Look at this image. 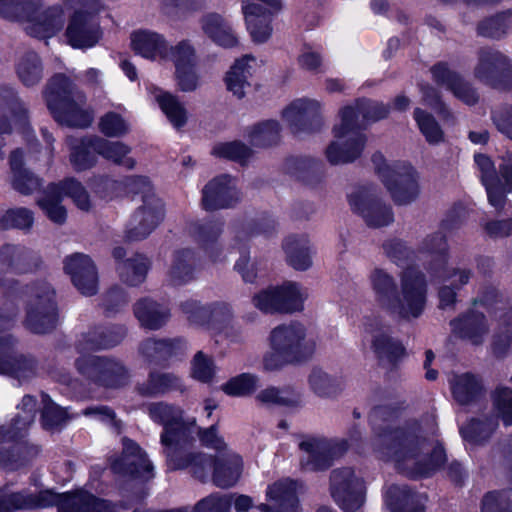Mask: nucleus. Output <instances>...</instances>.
<instances>
[{
    "mask_svg": "<svg viewBox=\"0 0 512 512\" xmlns=\"http://www.w3.org/2000/svg\"><path fill=\"white\" fill-rule=\"evenodd\" d=\"M383 103L360 101L354 106H345L339 112V120L333 127L334 140L325 151L326 158L333 165L355 160L362 152L365 137L360 132L359 115L366 122L377 121L388 115Z\"/></svg>",
    "mask_w": 512,
    "mask_h": 512,
    "instance_id": "1",
    "label": "nucleus"
},
{
    "mask_svg": "<svg viewBox=\"0 0 512 512\" xmlns=\"http://www.w3.org/2000/svg\"><path fill=\"white\" fill-rule=\"evenodd\" d=\"M370 283L378 303L390 313L402 318L418 317L425 305V281L414 270L404 272L401 292L396 293L394 279L384 270L375 269Z\"/></svg>",
    "mask_w": 512,
    "mask_h": 512,
    "instance_id": "2",
    "label": "nucleus"
},
{
    "mask_svg": "<svg viewBox=\"0 0 512 512\" xmlns=\"http://www.w3.org/2000/svg\"><path fill=\"white\" fill-rule=\"evenodd\" d=\"M200 439L204 446L218 452L217 458L212 462L203 455H193L182 463H175L173 456L168 453L169 461L174 468L190 467L193 474L204 479L208 468L213 467L212 479L218 487H231L238 482L243 471V461L239 454L229 450L217 430L211 427L200 432Z\"/></svg>",
    "mask_w": 512,
    "mask_h": 512,
    "instance_id": "3",
    "label": "nucleus"
},
{
    "mask_svg": "<svg viewBox=\"0 0 512 512\" xmlns=\"http://www.w3.org/2000/svg\"><path fill=\"white\" fill-rule=\"evenodd\" d=\"M139 193L142 197V206L134 213L128 229V238L139 240L148 236L163 220V204L157 198L149 181L145 177H133L125 182L105 180L101 196L112 199L120 196L123 191Z\"/></svg>",
    "mask_w": 512,
    "mask_h": 512,
    "instance_id": "4",
    "label": "nucleus"
},
{
    "mask_svg": "<svg viewBox=\"0 0 512 512\" xmlns=\"http://www.w3.org/2000/svg\"><path fill=\"white\" fill-rule=\"evenodd\" d=\"M56 504L61 512H110L106 502L93 495L79 491L74 494H55L50 490L40 491L37 495L23 491L4 493L0 491V512H14L19 509L43 508Z\"/></svg>",
    "mask_w": 512,
    "mask_h": 512,
    "instance_id": "5",
    "label": "nucleus"
},
{
    "mask_svg": "<svg viewBox=\"0 0 512 512\" xmlns=\"http://www.w3.org/2000/svg\"><path fill=\"white\" fill-rule=\"evenodd\" d=\"M45 96L48 108L59 123L85 127L92 122V114L84 108L85 96L65 76H55L50 81Z\"/></svg>",
    "mask_w": 512,
    "mask_h": 512,
    "instance_id": "6",
    "label": "nucleus"
},
{
    "mask_svg": "<svg viewBox=\"0 0 512 512\" xmlns=\"http://www.w3.org/2000/svg\"><path fill=\"white\" fill-rule=\"evenodd\" d=\"M41 0H21L15 4L11 0H0V15L12 17L20 11L28 22L26 30L35 37L46 38L54 35L64 25V10L56 5L41 10Z\"/></svg>",
    "mask_w": 512,
    "mask_h": 512,
    "instance_id": "7",
    "label": "nucleus"
},
{
    "mask_svg": "<svg viewBox=\"0 0 512 512\" xmlns=\"http://www.w3.org/2000/svg\"><path fill=\"white\" fill-rule=\"evenodd\" d=\"M65 6L73 13L69 21L66 36L74 48H89L94 46L101 37L95 14L99 11L96 0H65Z\"/></svg>",
    "mask_w": 512,
    "mask_h": 512,
    "instance_id": "8",
    "label": "nucleus"
},
{
    "mask_svg": "<svg viewBox=\"0 0 512 512\" xmlns=\"http://www.w3.org/2000/svg\"><path fill=\"white\" fill-rule=\"evenodd\" d=\"M474 160L486 187L489 202L496 208L502 207L506 193L512 191V150L499 157L497 168L484 154H476Z\"/></svg>",
    "mask_w": 512,
    "mask_h": 512,
    "instance_id": "9",
    "label": "nucleus"
},
{
    "mask_svg": "<svg viewBox=\"0 0 512 512\" xmlns=\"http://www.w3.org/2000/svg\"><path fill=\"white\" fill-rule=\"evenodd\" d=\"M377 173L396 204L405 205L419 195L418 175L408 164L389 165L381 155L373 159Z\"/></svg>",
    "mask_w": 512,
    "mask_h": 512,
    "instance_id": "10",
    "label": "nucleus"
},
{
    "mask_svg": "<svg viewBox=\"0 0 512 512\" xmlns=\"http://www.w3.org/2000/svg\"><path fill=\"white\" fill-rule=\"evenodd\" d=\"M69 195L74 204L83 211L91 208V201L84 187L72 180L49 185L37 203L45 215L56 224H63L67 218V211L61 204L62 197Z\"/></svg>",
    "mask_w": 512,
    "mask_h": 512,
    "instance_id": "11",
    "label": "nucleus"
},
{
    "mask_svg": "<svg viewBox=\"0 0 512 512\" xmlns=\"http://www.w3.org/2000/svg\"><path fill=\"white\" fill-rule=\"evenodd\" d=\"M445 248L444 239L441 236H435L425 243V249L428 251L442 252ZM431 274L438 281L443 282L439 290L440 305L442 308L451 306L456 299L455 289L465 285L470 279V272L447 263L444 254L440 253L434 259L431 265Z\"/></svg>",
    "mask_w": 512,
    "mask_h": 512,
    "instance_id": "12",
    "label": "nucleus"
},
{
    "mask_svg": "<svg viewBox=\"0 0 512 512\" xmlns=\"http://www.w3.org/2000/svg\"><path fill=\"white\" fill-rule=\"evenodd\" d=\"M474 76L495 89H506L512 84V59L498 50L482 49Z\"/></svg>",
    "mask_w": 512,
    "mask_h": 512,
    "instance_id": "13",
    "label": "nucleus"
},
{
    "mask_svg": "<svg viewBox=\"0 0 512 512\" xmlns=\"http://www.w3.org/2000/svg\"><path fill=\"white\" fill-rule=\"evenodd\" d=\"M331 495L345 512L358 510L364 502L365 486L352 468L336 469L330 477Z\"/></svg>",
    "mask_w": 512,
    "mask_h": 512,
    "instance_id": "14",
    "label": "nucleus"
},
{
    "mask_svg": "<svg viewBox=\"0 0 512 512\" xmlns=\"http://www.w3.org/2000/svg\"><path fill=\"white\" fill-rule=\"evenodd\" d=\"M269 347L288 354L295 360L310 356L316 344L312 338H307L301 325H280L274 328L269 336Z\"/></svg>",
    "mask_w": 512,
    "mask_h": 512,
    "instance_id": "15",
    "label": "nucleus"
},
{
    "mask_svg": "<svg viewBox=\"0 0 512 512\" xmlns=\"http://www.w3.org/2000/svg\"><path fill=\"white\" fill-rule=\"evenodd\" d=\"M57 322L54 292L47 284L33 289L28 304L26 323L35 333H46Z\"/></svg>",
    "mask_w": 512,
    "mask_h": 512,
    "instance_id": "16",
    "label": "nucleus"
},
{
    "mask_svg": "<svg viewBox=\"0 0 512 512\" xmlns=\"http://www.w3.org/2000/svg\"><path fill=\"white\" fill-rule=\"evenodd\" d=\"M349 204L351 209L371 227H382L393 220L391 209L381 201L373 187L359 188L351 193Z\"/></svg>",
    "mask_w": 512,
    "mask_h": 512,
    "instance_id": "17",
    "label": "nucleus"
},
{
    "mask_svg": "<svg viewBox=\"0 0 512 512\" xmlns=\"http://www.w3.org/2000/svg\"><path fill=\"white\" fill-rule=\"evenodd\" d=\"M80 373L105 387L117 388L127 383V371L119 362L87 356L77 360Z\"/></svg>",
    "mask_w": 512,
    "mask_h": 512,
    "instance_id": "18",
    "label": "nucleus"
},
{
    "mask_svg": "<svg viewBox=\"0 0 512 512\" xmlns=\"http://www.w3.org/2000/svg\"><path fill=\"white\" fill-rule=\"evenodd\" d=\"M150 417L164 425V433L161 441L164 445L170 446L178 442L190 426L195 425V420L187 422L183 420V411L165 403L151 404L148 408Z\"/></svg>",
    "mask_w": 512,
    "mask_h": 512,
    "instance_id": "19",
    "label": "nucleus"
},
{
    "mask_svg": "<svg viewBox=\"0 0 512 512\" xmlns=\"http://www.w3.org/2000/svg\"><path fill=\"white\" fill-rule=\"evenodd\" d=\"M182 310L192 324L208 329L218 328L232 315L230 306L225 303L200 306L197 301L189 300L182 304Z\"/></svg>",
    "mask_w": 512,
    "mask_h": 512,
    "instance_id": "20",
    "label": "nucleus"
},
{
    "mask_svg": "<svg viewBox=\"0 0 512 512\" xmlns=\"http://www.w3.org/2000/svg\"><path fill=\"white\" fill-rule=\"evenodd\" d=\"M64 269L75 287L83 295H93L97 291V273L92 260L83 254H74L66 258Z\"/></svg>",
    "mask_w": 512,
    "mask_h": 512,
    "instance_id": "21",
    "label": "nucleus"
},
{
    "mask_svg": "<svg viewBox=\"0 0 512 512\" xmlns=\"http://www.w3.org/2000/svg\"><path fill=\"white\" fill-rule=\"evenodd\" d=\"M13 339L10 335L0 336V373L7 374L19 380H24L34 374V363L23 355L12 352Z\"/></svg>",
    "mask_w": 512,
    "mask_h": 512,
    "instance_id": "22",
    "label": "nucleus"
},
{
    "mask_svg": "<svg viewBox=\"0 0 512 512\" xmlns=\"http://www.w3.org/2000/svg\"><path fill=\"white\" fill-rule=\"evenodd\" d=\"M131 46L143 58L166 62L170 57V46L164 37L156 32L141 30L131 36Z\"/></svg>",
    "mask_w": 512,
    "mask_h": 512,
    "instance_id": "23",
    "label": "nucleus"
},
{
    "mask_svg": "<svg viewBox=\"0 0 512 512\" xmlns=\"http://www.w3.org/2000/svg\"><path fill=\"white\" fill-rule=\"evenodd\" d=\"M266 496L268 504H261L262 512H296L298 500L296 498V483L285 479L270 485Z\"/></svg>",
    "mask_w": 512,
    "mask_h": 512,
    "instance_id": "24",
    "label": "nucleus"
},
{
    "mask_svg": "<svg viewBox=\"0 0 512 512\" xmlns=\"http://www.w3.org/2000/svg\"><path fill=\"white\" fill-rule=\"evenodd\" d=\"M237 199L233 180L227 175L216 177L203 189V206L206 210L229 207Z\"/></svg>",
    "mask_w": 512,
    "mask_h": 512,
    "instance_id": "25",
    "label": "nucleus"
},
{
    "mask_svg": "<svg viewBox=\"0 0 512 512\" xmlns=\"http://www.w3.org/2000/svg\"><path fill=\"white\" fill-rule=\"evenodd\" d=\"M242 11L253 41L262 43L268 40L272 34L270 11L248 0L242 2Z\"/></svg>",
    "mask_w": 512,
    "mask_h": 512,
    "instance_id": "26",
    "label": "nucleus"
},
{
    "mask_svg": "<svg viewBox=\"0 0 512 512\" xmlns=\"http://www.w3.org/2000/svg\"><path fill=\"white\" fill-rule=\"evenodd\" d=\"M434 79L447 86L455 97L468 105L475 104L479 97L464 80L456 73L451 72L446 65L438 64L432 68Z\"/></svg>",
    "mask_w": 512,
    "mask_h": 512,
    "instance_id": "27",
    "label": "nucleus"
},
{
    "mask_svg": "<svg viewBox=\"0 0 512 512\" xmlns=\"http://www.w3.org/2000/svg\"><path fill=\"white\" fill-rule=\"evenodd\" d=\"M148 92L175 128L185 125L188 119L187 110L174 95L154 85L148 87Z\"/></svg>",
    "mask_w": 512,
    "mask_h": 512,
    "instance_id": "28",
    "label": "nucleus"
},
{
    "mask_svg": "<svg viewBox=\"0 0 512 512\" xmlns=\"http://www.w3.org/2000/svg\"><path fill=\"white\" fill-rule=\"evenodd\" d=\"M255 62L254 57L246 55L236 60L227 72L225 77L226 87L237 98L244 97L246 89L250 86L249 78L252 75Z\"/></svg>",
    "mask_w": 512,
    "mask_h": 512,
    "instance_id": "29",
    "label": "nucleus"
},
{
    "mask_svg": "<svg viewBox=\"0 0 512 512\" xmlns=\"http://www.w3.org/2000/svg\"><path fill=\"white\" fill-rule=\"evenodd\" d=\"M300 449L306 454L302 466L306 470L316 471L326 469L331 465L332 450L326 442L308 438L300 443Z\"/></svg>",
    "mask_w": 512,
    "mask_h": 512,
    "instance_id": "30",
    "label": "nucleus"
},
{
    "mask_svg": "<svg viewBox=\"0 0 512 512\" xmlns=\"http://www.w3.org/2000/svg\"><path fill=\"white\" fill-rule=\"evenodd\" d=\"M201 27L205 35L213 42L224 48L238 45V37L230 25L218 14H208L201 20Z\"/></svg>",
    "mask_w": 512,
    "mask_h": 512,
    "instance_id": "31",
    "label": "nucleus"
},
{
    "mask_svg": "<svg viewBox=\"0 0 512 512\" xmlns=\"http://www.w3.org/2000/svg\"><path fill=\"white\" fill-rule=\"evenodd\" d=\"M321 107V103L317 100L297 99L283 110L282 118L294 132H297L300 125L321 111Z\"/></svg>",
    "mask_w": 512,
    "mask_h": 512,
    "instance_id": "32",
    "label": "nucleus"
},
{
    "mask_svg": "<svg viewBox=\"0 0 512 512\" xmlns=\"http://www.w3.org/2000/svg\"><path fill=\"white\" fill-rule=\"evenodd\" d=\"M135 315L142 326L148 329H157L167 321L169 311L165 307L145 299L137 303Z\"/></svg>",
    "mask_w": 512,
    "mask_h": 512,
    "instance_id": "33",
    "label": "nucleus"
},
{
    "mask_svg": "<svg viewBox=\"0 0 512 512\" xmlns=\"http://www.w3.org/2000/svg\"><path fill=\"white\" fill-rule=\"evenodd\" d=\"M289 264L296 270H306L312 265L311 248L306 239H288L284 245Z\"/></svg>",
    "mask_w": 512,
    "mask_h": 512,
    "instance_id": "34",
    "label": "nucleus"
},
{
    "mask_svg": "<svg viewBox=\"0 0 512 512\" xmlns=\"http://www.w3.org/2000/svg\"><path fill=\"white\" fill-rule=\"evenodd\" d=\"M275 288L281 312H294L303 308L307 293L298 284L287 282Z\"/></svg>",
    "mask_w": 512,
    "mask_h": 512,
    "instance_id": "35",
    "label": "nucleus"
},
{
    "mask_svg": "<svg viewBox=\"0 0 512 512\" xmlns=\"http://www.w3.org/2000/svg\"><path fill=\"white\" fill-rule=\"evenodd\" d=\"M11 169L13 171V186L23 194L34 191L38 185V179L22 168V153L14 151L10 157Z\"/></svg>",
    "mask_w": 512,
    "mask_h": 512,
    "instance_id": "36",
    "label": "nucleus"
},
{
    "mask_svg": "<svg viewBox=\"0 0 512 512\" xmlns=\"http://www.w3.org/2000/svg\"><path fill=\"white\" fill-rule=\"evenodd\" d=\"M452 392L460 404H467L475 398L481 390L477 379L469 374L455 376L451 380Z\"/></svg>",
    "mask_w": 512,
    "mask_h": 512,
    "instance_id": "37",
    "label": "nucleus"
},
{
    "mask_svg": "<svg viewBox=\"0 0 512 512\" xmlns=\"http://www.w3.org/2000/svg\"><path fill=\"white\" fill-rule=\"evenodd\" d=\"M123 454L125 461H127L129 471L138 475H144L150 473L152 466L149 460L146 458L145 453L140 447L129 439L123 440Z\"/></svg>",
    "mask_w": 512,
    "mask_h": 512,
    "instance_id": "38",
    "label": "nucleus"
},
{
    "mask_svg": "<svg viewBox=\"0 0 512 512\" xmlns=\"http://www.w3.org/2000/svg\"><path fill=\"white\" fill-rule=\"evenodd\" d=\"M97 153L115 163L122 164L127 168L134 166V161L127 157L129 149L120 142H109L102 139L96 140Z\"/></svg>",
    "mask_w": 512,
    "mask_h": 512,
    "instance_id": "39",
    "label": "nucleus"
},
{
    "mask_svg": "<svg viewBox=\"0 0 512 512\" xmlns=\"http://www.w3.org/2000/svg\"><path fill=\"white\" fill-rule=\"evenodd\" d=\"M182 389L181 380L170 373L151 374L148 383L142 388L145 395H157Z\"/></svg>",
    "mask_w": 512,
    "mask_h": 512,
    "instance_id": "40",
    "label": "nucleus"
},
{
    "mask_svg": "<svg viewBox=\"0 0 512 512\" xmlns=\"http://www.w3.org/2000/svg\"><path fill=\"white\" fill-rule=\"evenodd\" d=\"M96 140L71 142V163L76 170H84L90 168L95 157L92 152H97Z\"/></svg>",
    "mask_w": 512,
    "mask_h": 512,
    "instance_id": "41",
    "label": "nucleus"
},
{
    "mask_svg": "<svg viewBox=\"0 0 512 512\" xmlns=\"http://www.w3.org/2000/svg\"><path fill=\"white\" fill-rule=\"evenodd\" d=\"M496 427L497 423L492 419H486L485 421L471 420L461 428V434L466 441L478 444L489 438Z\"/></svg>",
    "mask_w": 512,
    "mask_h": 512,
    "instance_id": "42",
    "label": "nucleus"
},
{
    "mask_svg": "<svg viewBox=\"0 0 512 512\" xmlns=\"http://www.w3.org/2000/svg\"><path fill=\"white\" fill-rule=\"evenodd\" d=\"M414 119L428 143L439 144L444 140L442 129L430 114L417 108L414 111Z\"/></svg>",
    "mask_w": 512,
    "mask_h": 512,
    "instance_id": "43",
    "label": "nucleus"
},
{
    "mask_svg": "<svg viewBox=\"0 0 512 512\" xmlns=\"http://www.w3.org/2000/svg\"><path fill=\"white\" fill-rule=\"evenodd\" d=\"M258 387V378L249 373L233 377L222 386V390L230 396H247Z\"/></svg>",
    "mask_w": 512,
    "mask_h": 512,
    "instance_id": "44",
    "label": "nucleus"
},
{
    "mask_svg": "<svg viewBox=\"0 0 512 512\" xmlns=\"http://www.w3.org/2000/svg\"><path fill=\"white\" fill-rule=\"evenodd\" d=\"M148 270V260L144 256H136L124 262L119 271L122 278L130 285L141 283Z\"/></svg>",
    "mask_w": 512,
    "mask_h": 512,
    "instance_id": "45",
    "label": "nucleus"
},
{
    "mask_svg": "<svg viewBox=\"0 0 512 512\" xmlns=\"http://www.w3.org/2000/svg\"><path fill=\"white\" fill-rule=\"evenodd\" d=\"M510 30H512V12L485 20L479 26L480 34L491 38H500Z\"/></svg>",
    "mask_w": 512,
    "mask_h": 512,
    "instance_id": "46",
    "label": "nucleus"
},
{
    "mask_svg": "<svg viewBox=\"0 0 512 512\" xmlns=\"http://www.w3.org/2000/svg\"><path fill=\"white\" fill-rule=\"evenodd\" d=\"M192 256L189 251H179L175 254L170 270L171 281L179 284L189 280L192 276Z\"/></svg>",
    "mask_w": 512,
    "mask_h": 512,
    "instance_id": "47",
    "label": "nucleus"
},
{
    "mask_svg": "<svg viewBox=\"0 0 512 512\" xmlns=\"http://www.w3.org/2000/svg\"><path fill=\"white\" fill-rule=\"evenodd\" d=\"M493 407L497 417L506 426L512 425V390L499 388L493 394Z\"/></svg>",
    "mask_w": 512,
    "mask_h": 512,
    "instance_id": "48",
    "label": "nucleus"
},
{
    "mask_svg": "<svg viewBox=\"0 0 512 512\" xmlns=\"http://www.w3.org/2000/svg\"><path fill=\"white\" fill-rule=\"evenodd\" d=\"M256 399L258 402L265 405H293L297 402L296 395L292 391L279 390L274 387L262 390L257 394Z\"/></svg>",
    "mask_w": 512,
    "mask_h": 512,
    "instance_id": "49",
    "label": "nucleus"
},
{
    "mask_svg": "<svg viewBox=\"0 0 512 512\" xmlns=\"http://www.w3.org/2000/svg\"><path fill=\"white\" fill-rule=\"evenodd\" d=\"M43 426L47 429H52L62 425L67 419L68 415L66 410L56 405L48 396L43 397Z\"/></svg>",
    "mask_w": 512,
    "mask_h": 512,
    "instance_id": "50",
    "label": "nucleus"
},
{
    "mask_svg": "<svg viewBox=\"0 0 512 512\" xmlns=\"http://www.w3.org/2000/svg\"><path fill=\"white\" fill-rule=\"evenodd\" d=\"M212 153L218 157L244 162L249 158L251 151L241 143L229 142L215 145Z\"/></svg>",
    "mask_w": 512,
    "mask_h": 512,
    "instance_id": "51",
    "label": "nucleus"
},
{
    "mask_svg": "<svg viewBox=\"0 0 512 512\" xmlns=\"http://www.w3.org/2000/svg\"><path fill=\"white\" fill-rule=\"evenodd\" d=\"M279 133V125L270 120L256 126L251 132V140L255 145L266 146L276 141Z\"/></svg>",
    "mask_w": 512,
    "mask_h": 512,
    "instance_id": "52",
    "label": "nucleus"
},
{
    "mask_svg": "<svg viewBox=\"0 0 512 512\" xmlns=\"http://www.w3.org/2000/svg\"><path fill=\"white\" fill-rule=\"evenodd\" d=\"M412 499L413 495L410 491L399 487H391L386 495V504L391 512H414L408 507Z\"/></svg>",
    "mask_w": 512,
    "mask_h": 512,
    "instance_id": "53",
    "label": "nucleus"
},
{
    "mask_svg": "<svg viewBox=\"0 0 512 512\" xmlns=\"http://www.w3.org/2000/svg\"><path fill=\"white\" fill-rule=\"evenodd\" d=\"M99 127L102 133L111 137L125 134L129 129V125L124 118L114 112L105 114L100 120Z\"/></svg>",
    "mask_w": 512,
    "mask_h": 512,
    "instance_id": "54",
    "label": "nucleus"
},
{
    "mask_svg": "<svg viewBox=\"0 0 512 512\" xmlns=\"http://www.w3.org/2000/svg\"><path fill=\"white\" fill-rule=\"evenodd\" d=\"M191 373L196 380L201 382L210 381L215 373L212 360L203 352H197L192 361Z\"/></svg>",
    "mask_w": 512,
    "mask_h": 512,
    "instance_id": "55",
    "label": "nucleus"
},
{
    "mask_svg": "<svg viewBox=\"0 0 512 512\" xmlns=\"http://www.w3.org/2000/svg\"><path fill=\"white\" fill-rule=\"evenodd\" d=\"M254 306L266 313L281 312L279 299L275 287H270L255 294Z\"/></svg>",
    "mask_w": 512,
    "mask_h": 512,
    "instance_id": "56",
    "label": "nucleus"
},
{
    "mask_svg": "<svg viewBox=\"0 0 512 512\" xmlns=\"http://www.w3.org/2000/svg\"><path fill=\"white\" fill-rule=\"evenodd\" d=\"M178 69V64L182 68L193 67L195 63L194 48L186 41L180 42L175 47H170V57Z\"/></svg>",
    "mask_w": 512,
    "mask_h": 512,
    "instance_id": "57",
    "label": "nucleus"
},
{
    "mask_svg": "<svg viewBox=\"0 0 512 512\" xmlns=\"http://www.w3.org/2000/svg\"><path fill=\"white\" fill-rule=\"evenodd\" d=\"M491 118L499 132H501L508 138H512V106L511 105L503 104V105L496 107L492 111Z\"/></svg>",
    "mask_w": 512,
    "mask_h": 512,
    "instance_id": "58",
    "label": "nucleus"
},
{
    "mask_svg": "<svg viewBox=\"0 0 512 512\" xmlns=\"http://www.w3.org/2000/svg\"><path fill=\"white\" fill-rule=\"evenodd\" d=\"M512 500L506 493L490 492L483 499L482 512H511Z\"/></svg>",
    "mask_w": 512,
    "mask_h": 512,
    "instance_id": "59",
    "label": "nucleus"
},
{
    "mask_svg": "<svg viewBox=\"0 0 512 512\" xmlns=\"http://www.w3.org/2000/svg\"><path fill=\"white\" fill-rule=\"evenodd\" d=\"M18 74L25 85H33L37 83L41 77V68L38 58L31 56L22 61L18 66Z\"/></svg>",
    "mask_w": 512,
    "mask_h": 512,
    "instance_id": "60",
    "label": "nucleus"
},
{
    "mask_svg": "<svg viewBox=\"0 0 512 512\" xmlns=\"http://www.w3.org/2000/svg\"><path fill=\"white\" fill-rule=\"evenodd\" d=\"M311 388L320 396H328L334 392L333 379L323 370L314 369L309 377Z\"/></svg>",
    "mask_w": 512,
    "mask_h": 512,
    "instance_id": "61",
    "label": "nucleus"
},
{
    "mask_svg": "<svg viewBox=\"0 0 512 512\" xmlns=\"http://www.w3.org/2000/svg\"><path fill=\"white\" fill-rule=\"evenodd\" d=\"M372 337L373 347L381 356L389 357L398 351H402V347L385 332H376Z\"/></svg>",
    "mask_w": 512,
    "mask_h": 512,
    "instance_id": "62",
    "label": "nucleus"
},
{
    "mask_svg": "<svg viewBox=\"0 0 512 512\" xmlns=\"http://www.w3.org/2000/svg\"><path fill=\"white\" fill-rule=\"evenodd\" d=\"M294 361L296 360L288 354L282 353L277 349L270 348L263 357V367L267 371H274Z\"/></svg>",
    "mask_w": 512,
    "mask_h": 512,
    "instance_id": "63",
    "label": "nucleus"
},
{
    "mask_svg": "<svg viewBox=\"0 0 512 512\" xmlns=\"http://www.w3.org/2000/svg\"><path fill=\"white\" fill-rule=\"evenodd\" d=\"M20 409L23 411V415L18 416V419L14 425L17 429H24L34 421L36 412V400L29 395L24 396L20 404Z\"/></svg>",
    "mask_w": 512,
    "mask_h": 512,
    "instance_id": "64",
    "label": "nucleus"
}]
</instances>
